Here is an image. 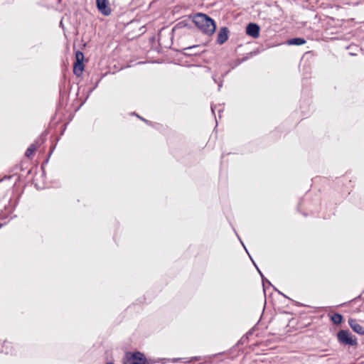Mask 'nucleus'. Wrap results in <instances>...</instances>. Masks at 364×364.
<instances>
[{
	"instance_id": "obj_17",
	"label": "nucleus",
	"mask_w": 364,
	"mask_h": 364,
	"mask_svg": "<svg viewBox=\"0 0 364 364\" xmlns=\"http://www.w3.org/2000/svg\"><path fill=\"white\" fill-rule=\"evenodd\" d=\"M198 47H199V46L195 45V46H190V47L184 48V50H193V49H196V48H197Z\"/></svg>"
},
{
	"instance_id": "obj_12",
	"label": "nucleus",
	"mask_w": 364,
	"mask_h": 364,
	"mask_svg": "<svg viewBox=\"0 0 364 364\" xmlns=\"http://www.w3.org/2000/svg\"><path fill=\"white\" fill-rule=\"evenodd\" d=\"M199 358H200L199 357H193V358H178L170 359V361L172 362V363H176L178 361H182L184 363H188L191 362L193 360H199Z\"/></svg>"
},
{
	"instance_id": "obj_6",
	"label": "nucleus",
	"mask_w": 364,
	"mask_h": 364,
	"mask_svg": "<svg viewBox=\"0 0 364 364\" xmlns=\"http://www.w3.org/2000/svg\"><path fill=\"white\" fill-rule=\"evenodd\" d=\"M229 30L227 27L220 28L217 35V43L219 45L223 44L228 39Z\"/></svg>"
},
{
	"instance_id": "obj_15",
	"label": "nucleus",
	"mask_w": 364,
	"mask_h": 364,
	"mask_svg": "<svg viewBox=\"0 0 364 364\" xmlns=\"http://www.w3.org/2000/svg\"><path fill=\"white\" fill-rule=\"evenodd\" d=\"M10 343L4 342L2 346L1 352L5 353L6 354L11 353V350H9Z\"/></svg>"
},
{
	"instance_id": "obj_25",
	"label": "nucleus",
	"mask_w": 364,
	"mask_h": 364,
	"mask_svg": "<svg viewBox=\"0 0 364 364\" xmlns=\"http://www.w3.org/2000/svg\"><path fill=\"white\" fill-rule=\"evenodd\" d=\"M3 224L0 223V228L2 227Z\"/></svg>"
},
{
	"instance_id": "obj_21",
	"label": "nucleus",
	"mask_w": 364,
	"mask_h": 364,
	"mask_svg": "<svg viewBox=\"0 0 364 364\" xmlns=\"http://www.w3.org/2000/svg\"><path fill=\"white\" fill-rule=\"evenodd\" d=\"M257 270H258L259 274L261 275L262 278L264 277L263 274H262V272L259 271V269L258 268H257Z\"/></svg>"
},
{
	"instance_id": "obj_14",
	"label": "nucleus",
	"mask_w": 364,
	"mask_h": 364,
	"mask_svg": "<svg viewBox=\"0 0 364 364\" xmlns=\"http://www.w3.org/2000/svg\"><path fill=\"white\" fill-rule=\"evenodd\" d=\"M75 63H83L84 54L81 51H77L75 53Z\"/></svg>"
},
{
	"instance_id": "obj_23",
	"label": "nucleus",
	"mask_w": 364,
	"mask_h": 364,
	"mask_svg": "<svg viewBox=\"0 0 364 364\" xmlns=\"http://www.w3.org/2000/svg\"><path fill=\"white\" fill-rule=\"evenodd\" d=\"M140 119H141L142 121H144V122H146V123H148L147 120H146V119H143V118H141V117H140Z\"/></svg>"
},
{
	"instance_id": "obj_1",
	"label": "nucleus",
	"mask_w": 364,
	"mask_h": 364,
	"mask_svg": "<svg viewBox=\"0 0 364 364\" xmlns=\"http://www.w3.org/2000/svg\"><path fill=\"white\" fill-rule=\"evenodd\" d=\"M189 18H192V21L202 33L207 36H212L215 33L216 25L214 20L208 15L198 13L193 16H189Z\"/></svg>"
},
{
	"instance_id": "obj_13",
	"label": "nucleus",
	"mask_w": 364,
	"mask_h": 364,
	"mask_svg": "<svg viewBox=\"0 0 364 364\" xmlns=\"http://www.w3.org/2000/svg\"><path fill=\"white\" fill-rule=\"evenodd\" d=\"M331 320L335 324H340L342 322L343 316L338 313H335L331 316Z\"/></svg>"
},
{
	"instance_id": "obj_8",
	"label": "nucleus",
	"mask_w": 364,
	"mask_h": 364,
	"mask_svg": "<svg viewBox=\"0 0 364 364\" xmlns=\"http://www.w3.org/2000/svg\"><path fill=\"white\" fill-rule=\"evenodd\" d=\"M348 323L353 331L359 335H364V328L356 320L350 318L348 320Z\"/></svg>"
},
{
	"instance_id": "obj_11",
	"label": "nucleus",
	"mask_w": 364,
	"mask_h": 364,
	"mask_svg": "<svg viewBox=\"0 0 364 364\" xmlns=\"http://www.w3.org/2000/svg\"><path fill=\"white\" fill-rule=\"evenodd\" d=\"M306 43V40L302 38H294L288 41V45L301 46Z\"/></svg>"
},
{
	"instance_id": "obj_16",
	"label": "nucleus",
	"mask_w": 364,
	"mask_h": 364,
	"mask_svg": "<svg viewBox=\"0 0 364 364\" xmlns=\"http://www.w3.org/2000/svg\"><path fill=\"white\" fill-rule=\"evenodd\" d=\"M168 361H170L169 358H159L156 360H151L152 363H161V364H164Z\"/></svg>"
},
{
	"instance_id": "obj_3",
	"label": "nucleus",
	"mask_w": 364,
	"mask_h": 364,
	"mask_svg": "<svg viewBox=\"0 0 364 364\" xmlns=\"http://www.w3.org/2000/svg\"><path fill=\"white\" fill-rule=\"evenodd\" d=\"M338 342L345 346H357V338L353 336L348 331L341 330L337 333Z\"/></svg>"
},
{
	"instance_id": "obj_24",
	"label": "nucleus",
	"mask_w": 364,
	"mask_h": 364,
	"mask_svg": "<svg viewBox=\"0 0 364 364\" xmlns=\"http://www.w3.org/2000/svg\"><path fill=\"white\" fill-rule=\"evenodd\" d=\"M106 364H114V363H111V362H109V363H107Z\"/></svg>"
},
{
	"instance_id": "obj_5",
	"label": "nucleus",
	"mask_w": 364,
	"mask_h": 364,
	"mask_svg": "<svg viewBox=\"0 0 364 364\" xmlns=\"http://www.w3.org/2000/svg\"><path fill=\"white\" fill-rule=\"evenodd\" d=\"M246 33L254 38H257L259 36V26L254 23H250L247 26Z\"/></svg>"
},
{
	"instance_id": "obj_19",
	"label": "nucleus",
	"mask_w": 364,
	"mask_h": 364,
	"mask_svg": "<svg viewBox=\"0 0 364 364\" xmlns=\"http://www.w3.org/2000/svg\"><path fill=\"white\" fill-rule=\"evenodd\" d=\"M265 282H267V283H268V284L271 285L270 282L267 279H264V277H262V284H263L264 287L265 285Z\"/></svg>"
},
{
	"instance_id": "obj_9",
	"label": "nucleus",
	"mask_w": 364,
	"mask_h": 364,
	"mask_svg": "<svg viewBox=\"0 0 364 364\" xmlns=\"http://www.w3.org/2000/svg\"><path fill=\"white\" fill-rule=\"evenodd\" d=\"M191 18L188 17V18L181 20L178 21L173 27V30H180L184 28H191V26L189 25V19Z\"/></svg>"
},
{
	"instance_id": "obj_2",
	"label": "nucleus",
	"mask_w": 364,
	"mask_h": 364,
	"mask_svg": "<svg viewBox=\"0 0 364 364\" xmlns=\"http://www.w3.org/2000/svg\"><path fill=\"white\" fill-rule=\"evenodd\" d=\"M146 362L144 354L139 351L127 352L124 358V364H146Z\"/></svg>"
},
{
	"instance_id": "obj_4",
	"label": "nucleus",
	"mask_w": 364,
	"mask_h": 364,
	"mask_svg": "<svg viewBox=\"0 0 364 364\" xmlns=\"http://www.w3.org/2000/svg\"><path fill=\"white\" fill-rule=\"evenodd\" d=\"M96 4L99 11L104 16H109L112 13L108 0H96Z\"/></svg>"
},
{
	"instance_id": "obj_18",
	"label": "nucleus",
	"mask_w": 364,
	"mask_h": 364,
	"mask_svg": "<svg viewBox=\"0 0 364 364\" xmlns=\"http://www.w3.org/2000/svg\"><path fill=\"white\" fill-rule=\"evenodd\" d=\"M213 80H214V81L215 82L218 83V90H220L221 89L222 86H223V81L220 80L219 82H218L217 80L214 77H213Z\"/></svg>"
},
{
	"instance_id": "obj_20",
	"label": "nucleus",
	"mask_w": 364,
	"mask_h": 364,
	"mask_svg": "<svg viewBox=\"0 0 364 364\" xmlns=\"http://www.w3.org/2000/svg\"><path fill=\"white\" fill-rule=\"evenodd\" d=\"M215 108H216L215 106H213V105L211 106V111L213 113H214Z\"/></svg>"
},
{
	"instance_id": "obj_7",
	"label": "nucleus",
	"mask_w": 364,
	"mask_h": 364,
	"mask_svg": "<svg viewBox=\"0 0 364 364\" xmlns=\"http://www.w3.org/2000/svg\"><path fill=\"white\" fill-rule=\"evenodd\" d=\"M43 142V139L40 137L33 144H31V146L27 149L26 151L25 155L28 158H31L35 151L36 150L37 147L40 146L41 144Z\"/></svg>"
},
{
	"instance_id": "obj_22",
	"label": "nucleus",
	"mask_w": 364,
	"mask_h": 364,
	"mask_svg": "<svg viewBox=\"0 0 364 364\" xmlns=\"http://www.w3.org/2000/svg\"><path fill=\"white\" fill-rule=\"evenodd\" d=\"M198 53L197 52H195V53H186L187 55H196Z\"/></svg>"
},
{
	"instance_id": "obj_10",
	"label": "nucleus",
	"mask_w": 364,
	"mask_h": 364,
	"mask_svg": "<svg viewBox=\"0 0 364 364\" xmlns=\"http://www.w3.org/2000/svg\"><path fill=\"white\" fill-rule=\"evenodd\" d=\"M84 70L83 63H75L73 68V73L77 76H80Z\"/></svg>"
}]
</instances>
